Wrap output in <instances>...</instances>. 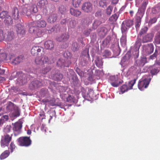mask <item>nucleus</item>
Here are the masks:
<instances>
[{"label": "nucleus", "instance_id": "1", "mask_svg": "<svg viewBox=\"0 0 160 160\" xmlns=\"http://www.w3.org/2000/svg\"><path fill=\"white\" fill-rule=\"evenodd\" d=\"M47 25L46 21L42 19H39L30 23L29 32L36 36V38L40 37L42 35V30L39 28H44Z\"/></svg>", "mask_w": 160, "mask_h": 160}, {"label": "nucleus", "instance_id": "2", "mask_svg": "<svg viewBox=\"0 0 160 160\" xmlns=\"http://www.w3.org/2000/svg\"><path fill=\"white\" fill-rule=\"evenodd\" d=\"M148 2V0H144L141 5L138 9L135 18V28L137 31L139 30L141 23V18L143 16Z\"/></svg>", "mask_w": 160, "mask_h": 160}, {"label": "nucleus", "instance_id": "3", "mask_svg": "<svg viewBox=\"0 0 160 160\" xmlns=\"http://www.w3.org/2000/svg\"><path fill=\"white\" fill-rule=\"evenodd\" d=\"M38 12L37 7L36 5H29L28 4L23 5L20 9V13L22 14L27 16H30L33 13Z\"/></svg>", "mask_w": 160, "mask_h": 160}, {"label": "nucleus", "instance_id": "4", "mask_svg": "<svg viewBox=\"0 0 160 160\" xmlns=\"http://www.w3.org/2000/svg\"><path fill=\"white\" fill-rule=\"evenodd\" d=\"M147 62V58L145 57H141L136 61L135 67H132L130 71H132L134 74L139 73L141 71V68Z\"/></svg>", "mask_w": 160, "mask_h": 160}, {"label": "nucleus", "instance_id": "5", "mask_svg": "<svg viewBox=\"0 0 160 160\" xmlns=\"http://www.w3.org/2000/svg\"><path fill=\"white\" fill-rule=\"evenodd\" d=\"M55 59L53 57L48 58L44 55L36 57L35 60V62L37 65H42L45 63L51 64L54 62Z\"/></svg>", "mask_w": 160, "mask_h": 160}, {"label": "nucleus", "instance_id": "6", "mask_svg": "<svg viewBox=\"0 0 160 160\" xmlns=\"http://www.w3.org/2000/svg\"><path fill=\"white\" fill-rule=\"evenodd\" d=\"M151 78L149 76H145L143 77L139 81L138 84V88L141 91L148 87Z\"/></svg>", "mask_w": 160, "mask_h": 160}, {"label": "nucleus", "instance_id": "7", "mask_svg": "<svg viewBox=\"0 0 160 160\" xmlns=\"http://www.w3.org/2000/svg\"><path fill=\"white\" fill-rule=\"evenodd\" d=\"M18 144L22 146L28 147L31 144V140L30 137H21L18 140Z\"/></svg>", "mask_w": 160, "mask_h": 160}, {"label": "nucleus", "instance_id": "8", "mask_svg": "<svg viewBox=\"0 0 160 160\" xmlns=\"http://www.w3.org/2000/svg\"><path fill=\"white\" fill-rule=\"evenodd\" d=\"M82 54V56L80 58V64L82 66H84L87 65L88 63L87 59H88L89 57L88 50L86 49L84 50Z\"/></svg>", "mask_w": 160, "mask_h": 160}, {"label": "nucleus", "instance_id": "9", "mask_svg": "<svg viewBox=\"0 0 160 160\" xmlns=\"http://www.w3.org/2000/svg\"><path fill=\"white\" fill-rule=\"evenodd\" d=\"M133 25V21L131 20H127L122 22L121 27V32H127L128 28L131 27Z\"/></svg>", "mask_w": 160, "mask_h": 160}, {"label": "nucleus", "instance_id": "10", "mask_svg": "<svg viewBox=\"0 0 160 160\" xmlns=\"http://www.w3.org/2000/svg\"><path fill=\"white\" fill-rule=\"evenodd\" d=\"M12 139L11 136L9 135L6 134L2 137L1 141V146L2 148H4L6 146H8L9 143Z\"/></svg>", "mask_w": 160, "mask_h": 160}, {"label": "nucleus", "instance_id": "11", "mask_svg": "<svg viewBox=\"0 0 160 160\" xmlns=\"http://www.w3.org/2000/svg\"><path fill=\"white\" fill-rule=\"evenodd\" d=\"M45 85L44 81L35 80L31 82L30 85V88L32 90Z\"/></svg>", "mask_w": 160, "mask_h": 160}, {"label": "nucleus", "instance_id": "12", "mask_svg": "<svg viewBox=\"0 0 160 160\" xmlns=\"http://www.w3.org/2000/svg\"><path fill=\"white\" fill-rule=\"evenodd\" d=\"M16 77L18 78V81L22 84H25L27 82L26 76L22 72H17Z\"/></svg>", "mask_w": 160, "mask_h": 160}, {"label": "nucleus", "instance_id": "13", "mask_svg": "<svg viewBox=\"0 0 160 160\" xmlns=\"http://www.w3.org/2000/svg\"><path fill=\"white\" fill-rule=\"evenodd\" d=\"M154 46L152 44L149 43L146 45H144L143 47V52L146 55L151 54L153 52Z\"/></svg>", "mask_w": 160, "mask_h": 160}, {"label": "nucleus", "instance_id": "14", "mask_svg": "<svg viewBox=\"0 0 160 160\" xmlns=\"http://www.w3.org/2000/svg\"><path fill=\"white\" fill-rule=\"evenodd\" d=\"M142 42V39L141 38H138L135 42L134 45L135 48L134 51L133 52V55L135 56V58H138L139 55V49L140 46L141 45Z\"/></svg>", "mask_w": 160, "mask_h": 160}, {"label": "nucleus", "instance_id": "15", "mask_svg": "<svg viewBox=\"0 0 160 160\" xmlns=\"http://www.w3.org/2000/svg\"><path fill=\"white\" fill-rule=\"evenodd\" d=\"M38 6L40 8L43 9V12L45 14L48 12L47 9L48 6V2L47 0H41L37 4Z\"/></svg>", "mask_w": 160, "mask_h": 160}, {"label": "nucleus", "instance_id": "16", "mask_svg": "<svg viewBox=\"0 0 160 160\" xmlns=\"http://www.w3.org/2000/svg\"><path fill=\"white\" fill-rule=\"evenodd\" d=\"M82 9L85 12H91L92 10V5L89 2H85L83 4Z\"/></svg>", "mask_w": 160, "mask_h": 160}, {"label": "nucleus", "instance_id": "17", "mask_svg": "<svg viewBox=\"0 0 160 160\" xmlns=\"http://www.w3.org/2000/svg\"><path fill=\"white\" fill-rule=\"evenodd\" d=\"M69 73L72 77V78L73 81V84L75 86H78L79 85V81L78 78L77 76L72 69H70L69 70Z\"/></svg>", "mask_w": 160, "mask_h": 160}, {"label": "nucleus", "instance_id": "18", "mask_svg": "<svg viewBox=\"0 0 160 160\" xmlns=\"http://www.w3.org/2000/svg\"><path fill=\"white\" fill-rule=\"evenodd\" d=\"M16 31L19 36L23 37L25 34L26 31L24 30L22 25L21 24H17L16 25Z\"/></svg>", "mask_w": 160, "mask_h": 160}, {"label": "nucleus", "instance_id": "19", "mask_svg": "<svg viewBox=\"0 0 160 160\" xmlns=\"http://www.w3.org/2000/svg\"><path fill=\"white\" fill-rule=\"evenodd\" d=\"M153 35L151 33H148L142 36V42L147 43L152 41Z\"/></svg>", "mask_w": 160, "mask_h": 160}, {"label": "nucleus", "instance_id": "20", "mask_svg": "<svg viewBox=\"0 0 160 160\" xmlns=\"http://www.w3.org/2000/svg\"><path fill=\"white\" fill-rule=\"evenodd\" d=\"M15 38L14 32L12 31H8L5 36V40L6 41L10 42L13 40Z\"/></svg>", "mask_w": 160, "mask_h": 160}, {"label": "nucleus", "instance_id": "21", "mask_svg": "<svg viewBox=\"0 0 160 160\" xmlns=\"http://www.w3.org/2000/svg\"><path fill=\"white\" fill-rule=\"evenodd\" d=\"M58 18L57 14L54 13H51L49 15L47 19L48 23H52L55 22Z\"/></svg>", "mask_w": 160, "mask_h": 160}, {"label": "nucleus", "instance_id": "22", "mask_svg": "<svg viewBox=\"0 0 160 160\" xmlns=\"http://www.w3.org/2000/svg\"><path fill=\"white\" fill-rule=\"evenodd\" d=\"M81 92L83 97L86 99H88L89 98H91L90 93H89L88 89H85L83 87H81Z\"/></svg>", "mask_w": 160, "mask_h": 160}, {"label": "nucleus", "instance_id": "23", "mask_svg": "<svg viewBox=\"0 0 160 160\" xmlns=\"http://www.w3.org/2000/svg\"><path fill=\"white\" fill-rule=\"evenodd\" d=\"M98 35L101 38H103L107 34L108 29L105 27H102L98 29Z\"/></svg>", "mask_w": 160, "mask_h": 160}, {"label": "nucleus", "instance_id": "24", "mask_svg": "<svg viewBox=\"0 0 160 160\" xmlns=\"http://www.w3.org/2000/svg\"><path fill=\"white\" fill-rule=\"evenodd\" d=\"M127 32H122V36L120 38V41L122 46L125 47L127 43Z\"/></svg>", "mask_w": 160, "mask_h": 160}, {"label": "nucleus", "instance_id": "25", "mask_svg": "<svg viewBox=\"0 0 160 160\" xmlns=\"http://www.w3.org/2000/svg\"><path fill=\"white\" fill-rule=\"evenodd\" d=\"M42 49V48L41 47L34 46L32 47L31 50V54L32 55H37L38 53L40 52Z\"/></svg>", "mask_w": 160, "mask_h": 160}, {"label": "nucleus", "instance_id": "26", "mask_svg": "<svg viewBox=\"0 0 160 160\" xmlns=\"http://www.w3.org/2000/svg\"><path fill=\"white\" fill-rule=\"evenodd\" d=\"M69 22L68 23V26L69 30L72 31L76 27L77 22L75 20L69 19Z\"/></svg>", "mask_w": 160, "mask_h": 160}, {"label": "nucleus", "instance_id": "27", "mask_svg": "<svg viewBox=\"0 0 160 160\" xmlns=\"http://www.w3.org/2000/svg\"><path fill=\"white\" fill-rule=\"evenodd\" d=\"M54 46L53 42L51 40L47 41L44 43L45 48L49 50H52L54 48Z\"/></svg>", "mask_w": 160, "mask_h": 160}, {"label": "nucleus", "instance_id": "28", "mask_svg": "<svg viewBox=\"0 0 160 160\" xmlns=\"http://www.w3.org/2000/svg\"><path fill=\"white\" fill-rule=\"evenodd\" d=\"M23 58V56L21 55L13 59L11 61L12 64L14 65L19 64L22 61Z\"/></svg>", "mask_w": 160, "mask_h": 160}, {"label": "nucleus", "instance_id": "29", "mask_svg": "<svg viewBox=\"0 0 160 160\" xmlns=\"http://www.w3.org/2000/svg\"><path fill=\"white\" fill-rule=\"evenodd\" d=\"M149 70L152 75H157L159 71V69L158 68L154 65L149 67Z\"/></svg>", "mask_w": 160, "mask_h": 160}, {"label": "nucleus", "instance_id": "30", "mask_svg": "<svg viewBox=\"0 0 160 160\" xmlns=\"http://www.w3.org/2000/svg\"><path fill=\"white\" fill-rule=\"evenodd\" d=\"M51 78L55 81H60L63 78V75L60 72H57L51 75Z\"/></svg>", "mask_w": 160, "mask_h": 160}, {"label": "nucleus", "instance_id": "31", "mask_svg": "<svg viewBox=\"0 0 160 160\" xmlns=\"http://www.w3.org/2000/svg\"><path fill=\"white\" fill-rule=\"evenodd\" d=\"M109 80L110 82L111 83L112 86L114 87H117L119 84L116 82L117 78L114 76H112L109 77Z\"/></svg>", "mask_w": 160, "mask_h": 160}, {"label": "nucleus", "instance_id": "32", "mask_svg": "<svg viewBox=\"0 0 160 160\" xmlns=\"http://www.w3.org/2000/svg\"><path fill=\"white\" fill-rule=\"evenodd\" d=\"M12 17L14 19H18L19 18L18 11L17 8H14L12 11Z\"/></svg>", "mask_w": 160, "mask_h": 160}, {"label": "nucleus", "instance_id": "33", "mask_svg": "<svg viewBox=\"0 0 160 160\" xmlns=\"http://www.w3.org/2000/svg\"><path fill=\"white\" fill-rule=\"evenodd\" d=\"M12 126L13 131L14 132H19L22 127V124L20 123L17 122L14 124L12 123Z\"/></svg>", "mask_w": 160, "mask_h": 160}, {"label": "nucleus", "instance_id": "34", "mask_svg": "<svg viewBox=\"0 0 160 160\" xmlns=\"http://www.w3.org/2000/svg\"><path fill=\"white\" fill-rule=\"evenodd\" d=\"M71 14L76 17L79 16L81 14V11L77 9H75L71 8L70 10Z\"/></svg>", "mask_w": 160, "mask_h": 160}, {"label": "nucleus", "instance_id": "35", "mask_svg": "<svg viewBox=\"0 0 160 160\" xmlns=\"http://www.w3.org/2000/svg\"><path fill=\"white\" fill-rule=\"evenodd\" d=\"M102 23V22L100 20L97 19H95L92 23V28L94 30L96 29Z\"/></svg>", "mask_w": 160, "mask_h": 160}, {"label": "nucleus", "instance_id": "36", "mask_svg": "<svg viewBox=\"0 0 160 160\" xmlns=\"http://www.w3.org/2000/svg\"><path fill=\"white\" fill-rule=\"evenodd\" d=\"M130 58V56L129 55V54L128 53L126 54L123 57L121 60L120 62L121 65L122 66H123L124 62L127 61Z\"/></svg>", "mask_w": 160, "mask_h": 160}, {"label": "nucleus", "instance_id": "37", "mask_svg": "<svg viewBox=\"0 0 160 160\" xmlns=\"http://www.w3.org/2000/svg\"><path fill=\"white\" fill-rule=\"evenodd\" d=\"M13 110V111L12 112V117H17L20 116V110L18 108H15Z\"/></svg>", "mask_w": 160, "mask_h": 160}, {"label": "nucleus", "instance_id": "38", "mask_svg": "<svg viewBox=\"0 0 160 160\" xmlns=\"http://www.w3.org/2000/svg\"><path fill=\"white\" fill-rule=\"evenodd\" d=\"M40 94L41 97H44L49 95V92L47 89L43 88L41 90Z\"/></svg>", "mask_w": 160, "mask_h": 160}, {"label": "nucleus", "instance_id": "39", "mask_svg": "<svg viewBox=\"0 0 160 160\" xmlns=\"http://www.w3.org/2000/svg\"><path fill=\"white\" fill-rule=\"evenodd\" d=\"M15 108L13 103L11 102H9L6 107L7 111V112H9L12 111Z\"/></svg>", "mask_w": 160, "mask_h": 160}, {"label": "nucleus", "instance_id": "40", "mask_svg": "<svg viewBox=\"0 0 160 160\" xmlns=\"http://www.w3.org/2000/svg\"><path fill=\"white\" fill-rule=\"evenodd\" d=\"M57 64L58 67H68L67 66L65 63V60L62 59H59L57 62Z\"/></svg>", "mask_w": 160, "mask_h": 160}, {"label": "nucleus", "instance_id": "41", "mask_svg": "<svg viewBox=\"0 0 160 160\" xmlns=\"http://www.w3.org/2000/svg\"><path fill=\"white\" fill-rule=\"evenodd\" d=\"M82 0H72V5L75 8H78L80 5Z\"/></svg>", "mask_w": 160, "mask_h": 160}, {"label": "nucleus", "instance_id": "42", "mask_svg": "<svg viewBox=\"0 0 160 160\" xmlns=\"http://www.w3.org/2000/svg\"><path fill=\"white\" fill-rule=\"evenodd\" d=\"M4 22L7 25H10L13 23L12 19L9 16L6 17V18L5 19Z\"/></svg>", "mask_w": 160, "mask_h": 160}, {"label": "nucleus", "instance_id": "43", "mask_svg": "<svg viewBox=\"0 0 160 160\" xmlns=\"http://www.w3.org/2000/svg\"><path fill=\"white\" fill-rule=\"evenodd\" d=\"M79 46L77 42H73L72 45V49L74 52L77 51L79 48Z\"/></svg>", "mask_w": 160, "mask_h": 160}, {"label": "nucleus", "instance_id": "44", "mask_svg": "<svg viewBox=\"0 0 160 160\" xmlns=\"http://www.w3.org/2000/svg\"><path fill=\"white\" fill-rule=\"evenodd\" d=\"M95 62L96 66L98 67H100L103 64V62L101 59L98 57H97Z\"/></svg>", "mask_w": 160, "mask_h": 160}, {"label": "nucleus", "instance_id": "45", "mask_svg": "<svg viewBox=\"0 0 160 160\" xmlns=\"http://www.w3.org/2000/svg\"><path fill=\"white\" fill-rule=\"evenodd\" d=\"M119 14L116 13L113 15H112L109 18V20L111 21L114 22H116L118 17H119Z\"/></svg>", "mask_w": 160, "mask_h": 160}, {"label": "nucleus", "instance_id": "46", "mask_svg": "<svg viewBox=\"0 0 160 160\" xmlns=\"http://www.w3.org/2000/svg\"><path fill=\"white\" fill-rule=\"evenodd\" d=\"M129 89L128 88L127 85L124 84L120 88L121 91L119 92V93L120 94H122Z\"/></svg>", "mask_w": 160, "mask_h": 160}, {"label": "nucleus", "instance_id": "47", "mask_svg": "<svg viewBox=\"0 0 160 160\" xmlns=\"http://www.w3.org/2000/svg\"><path fill=\"white\" fill-rule=\"evenodd\" d=\"M9 154V152L8 151L6 150L2 153L0 155L1 159H3L7 158Z\"/></svg>", "mask_w": 160, "mask_h": 160}, {"label": "nucleus", "instance_id": "48", "mask_svg": "<svg viewBox=\"0 0 160 160\" xmlns=\"http://www.w3.org/2000/svg\"><path fill=\"white\" fill-rule=\"evenodd\" d=\"M60 28L59 27V25H56L55 27L52 28L51 29L48 30V33H51L53 32H57L59 31Z\"/></svg>", "mask_w": 160, "mask_h": 160}, {"label": "nucleus", "instance_id": "49", "mask_svg": "<svg viewBox=\"0 0 160 160\" xmlns=\"http://www.w3.org/2000/svg\"><path fill=\"white\" fill-rule=\"evenodd\" d=\"M136 79H134L133 80H131L128 82V85H127L128 88L129 89H132V87L134 84L135 83Z\"/></svg>", "mask_w": 160, "mask_h": 160}, {"label": "nucleus", "instance_id": "50", "mask_svg": "<svg viewBox=\"0 0 160 160\" xmlns=\"http://www.w3.org/2000/svg\"><path fill=\"white\" fill-rule=\"evenodd\" d=\"M51 69V68L49 66H47L46 68H44L42 69L41 71V73L43 74H46L49 71H50Z\"/></svg>", "mask_w": 160, "mask_h": 160}, {"label": "nucleus", "instance_id": "51", "mask_svg": "<svg viewBox=\"0 0 160 160\" xmlns=\"http://www.w3.org/2000/svg\"><path fill=\"white\" fill-rule=\"evenodd\" d=\"M8 13L6 11H3L2 12L0 13V18L2 19L5 18L6 17H8Z\"/></svg>", "mask_w": 160, "mask_h": 160}, {"label": "nucleus", "instance_id": "52", "mask_svg": "<svg viewBox=\"0 0 160 160\" xmlns=\"http://www.w3.org/2000/svg\"><path fill=\"white\" fill-rule=\"evenodd\" d=\"M59 10L60 13L62 14L65 13L67 12L66 8L63 5H61L59 8Z\"/></svg>", "mask_w": 160, "mask_h": 160}, {"label": "nucleus", "instance_id": "53", "mask_svg": "<svg viewBox=\"0 0 160 160\" xmlns=\"http://www.w3.org/2000/svg\"><path fill=\"white\" fill-rule=\"evenodd\" d=\"M95 74L99 77H102L104 75V73L102 70H96L95 71Z\"/></svg>", "mask_w": 160, "mask_h": 160}, {"label": "nucleus", "instance_id": "54", "mask_svg": "<svg viewBox=\"0 0 160 160\" xmlns=\"http://www.w3.org/2000/svg\"><path fill=\"white\" fill-rule=\"evenodd\" d=\"M75 99L73 96L69 95L68 97L67 98V101L69 102H74Z\"/></svg>", "mask_w": 160, "mask_h": 160}, {"label": "nucleus", "instance_id": "55", "mask_svg": "<svg viewBox=\"0 0 160 160\" xmlns=\"http://www.w3.org/2000/svg\"><path fill=\"white\" fill-rule=\"evenodd\" d=\"M155 42L156 44H160V34H158L155 36Z\"/></svg>", "mask_w": 160, "mask_h": 160}, {"label": "nucleus", "instance_id": "56", "mask_svg": "<svg viewBox=\"0 0 160 160\" xmlns=\"http://www.w3.org/2000/svg\"><path fill=\"white\" fill-rule=\"evenodd\" d=\"M99 4L101 7H102L104 6L106 7L108 4L107 1V0H101Z\"/></svg>", "mask_w": 160, "mask_h": 160}, {"label": "nucleus", "instance_id": "57", "mask_svg": "<svg viewBox=\"0 0 160 160\" xmlns=\"http://www.w3.org/2000/svg\"><path fill=\"white\" fill-rule=\"evenodd\" d=\"M5 36L4 32L2 29H0V42L5 40Z\"/></svg>", "mask_w": 160, "mask_h": 160}, {"label": "nucleus", "instance_id": "58", "mask_svg": "<svg viewBox=\"0 0 160 160\" xmlns=\"http://www.w3.org/2000/svg\"><path fill=\"white\" fill-rule=\"evenodd\" d=\"M111 40V38L110 36H108L103 41V43L106 45L109 44Z\"/></svg>", "mask_w": 160, "mask_h": 160}, {"label": "nucleus", "instance_id": "59", "mask_svg": "<svg viewBox=\"0 0 160 160\" xmlns=\"http://www.w3.org/2000/svg\"><path fill=\"white\" fill-rule=\"evenodd\" d=\"M113 10V7L112 6H109L106 9V13L108 15H110Z\"/></svg>", "mask_w": 160, "mask_h": 160}, {"label": "nucleus", "instance_id": "60", "mask_svg": "<svg viewBox=\"0 0 160 160\" xmlns=\"http://www.w3.org/2000/svg\"><path fill=\"white\" fill-rule=\"evenodd\" d=\"M76 71L80 77H82L83 76L84 74L83 72L81 70L78 68H76Z\"/></svg>", "mask_w": 160, "mask_h": 160}, {"label": "nucleus", "instance_id": "61", "mask_svg": "<svg viewBox=\"0 0 160 160\" xmlns=\"http://www.w3.org/2000/svg\"><path fill=\"white\" fill-rule=\"evenodd\" d=\"M59 90L60 92H65L67 89L66 87H63V86H59L58 87Z\"/></svg>", "mask_w": 160, "mask_h": 160}, {"label": "nucleus", "instance_id": "62", "mask_svg": "<svg viewBox=\"0 0 160 160\" xmlns=\"http://www.w3.org/2000/svg\"><path fill=\"white\" fill-rule=\"evenodd\" d=\"M158 55V51L156 49L154 53L152 55L150 56V58L152 59H153L157 57Z\"/></svg>", "mask_w": 160, "mask_h": 160}, {"label": "nucleus", "instance_id": "63", "mask_svg": "<svg viewBox=\"0 0 160 160\" xmlns=\"http://www.w3.org/2000/svg\"><path fill=\"white\" fill-rule=\"evenodd\" d=\"M92 31V30L90 29L85 30L83 32L85 36L88 37Z\"/></svg>", "mask_w": 160, "mask_h": 160}, {"label": "nucleus", "instance_id": "64", "mask_svg": "<svg viewBox=\"0 0 160 160\" xmlns=\"http://www.w3.org/2000/svg\"><path fill=\"white\" fill-rule=\"evenodd\" d=\"M63 38L64 41L68 40L69 37V35L68 33H64L62 34Z\"/></svg>", "mask_w": 160, "mask_h": 160}]
</instances>
